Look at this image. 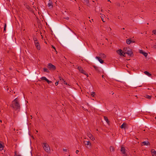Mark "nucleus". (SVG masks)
Returning a JSON list of instances; mask_svg holds the SVG:
<instances>
[{
    "mask_svg": "<svg viewBox=\"0 0 156 156\" xmlns=\"http://www.w3.org/2000/svg\"><path fill=\"white\" fill-rule=\"evenodd\" d=\"M99 56L100 57V58H105L106 57L105 55L103 53H100L99 54Z\"/></svg>",
    "mask_w": 156,
    "mask_h": 156,
    "instance_id": "13",
    "label": "nucleus"
},
{
    "mask_svg": "<svg viewBox=\"0 0 156 156\" xmlns=\"http://www.w3.org/2000/svg\"><path fill=\"white\" fill-rule=\"evenodd\" d=\"M100 15H101V17L102 21L103 22H105V21H104L103 18L105 17V16L102 13H100Z\"/></svg>",
    "mask_w": 156,
    "mask_h": 156,
    "instance_id": "16",
    "label": "nucleus"
},
{
    "mask_svg": "<svg viewBox=\"0 0 156 156\" xmlns=\"http://www.w3.org/2000/svg\"><path fill=\"white\" fill-rule=\"evenodd\" d=\"M43 71L44 72H46L47 73H49V70H48V69L47 68H44L43 69Z\"/></svg>",
    "mask_w": 156,
    "mask_h": 156,
    "instance_id": "23",
    "label": "nucleus"
},
{
    "mask_svg": "<svg viewBox=\"0 0 156 156\" xmlns=\"http://www.w3.org/2000/svg\"><path fill=\"white\" fill-rule=\"evenodd\" d=\"M11 107L16 110L20 109V105L18 101L17 98H15L12 102Z\"/></svg>",
    "mask_w": 156,
    "mask_h": 156,
    "instance_id": "1",
    "label": "nucleus"
},
{
    "mask_svg": "<svg viewBox=\"0 0 156 156\" xmlns=\"http://www.w3.org/2000/svg\"><path fill=\"white\" fill-rule=\"evenodd\" d=\"M0 61H1V60H0Z\"/></svg>",
    "mask_w": 156,
    "mask_h": 156,
    "instance_id": "56",
    "label": "nucleus"
},
{
    "mask_svg": "<svg viewBox=\"0 0 156 156\" xmlns=\"http://www.w3.org/2000/svg\"><path fill=\"white\" fill-rule=\"evenodd\" d=\"M43 147L45 151L49 153L50 151V149L48 144L46 143H43Z\"/></svg>",
    "mask_w": 156,
    "mask_h": 156,
    "instance_id": "3",
    "label": "nucleus"
},
{
    "mask_svg": "<svg viewBox=\"0 0 156 156\" xmlns=\"http://www.w3.org/2000/svg\"><path fill=\"white\" fill-rule=\"evenodd\" d=\"M94 68L95 69L97 70V71H98L99 70V68L98 67L94 66H93Z\"/></svg>",
    "mask_w": 156,
    "mask_h": 156,
    "instance_id": "27",
    "label": "nucleus"
},
{
    "mask_svg": "<svg viewBox=\"0 0 156 156\" xmlns=\"http://www.w3.org/2000/svg\"><path fill=\"white\" fill-rule=\"evenodd\" d=\"M90 138L91 140H95L94 137H90Z\"/></svg>",
    "mask_w": 156,
    "mask_h": 156,
    "instance_id": "34",
    "label": "nucleus"
},
{
    "mask_svg": "<svg viewBox=\"0 0 156 156\" xmlns=\"http://www.w3.org/2000/svg\"><path fill=\"white\" fill-rule=\"evenodd\" d=\"M51 48H53L55 50V51H56V49H55V47H54L53 45H52L51 46Z\"/></svg>",
    "mask_w": 156,
    "mask_h": 156,
    "instance_id": "35",
    "label": "nucleus"
},
{
    "mask_svg": "<svg viewBox=\"0 0 156 156\" xmlns=\"http://www.w3.org/2000/svg\"><path fill=\"white\" fill-rule=\"evenodd\" d=\"M63 82H64V84H66V85L67 84V83L66 82V81L65 80Z\"/></svg>",
    "mask_w": 156,
    "mask_h": 156,
    "instance_id": "38",
    "label": "nucleus"
},
{
    "mask_svg": "<svg viewBox=\"0 0 156 156\" xmlns=\"http://www.w3.org/2000/svg\"><path fill=\"white\" fill-rule=\"evenodd\" d=\"M108 2H109L110 1V0H108Z\"/></svg>",
    "mask_w": 156,
    "mask_h": 156,
    "instance_id": "48",
    "label": "nucleus"
},
{
    "mask_svg": "<svg viewBox=\"0 0 156 156\" xmlns=\"http://www.w3.org/2000/svg\"><path fill=\"white\" fill-rule=\"evenodd\" d=\"M152 33L156 35V30H153L152 31Z\"/></svg>",
    "mask_w": 156,
    "mask_h": 156,
    "instance_id": "31",
    "label": "nucleus"
},
{
    "mask_svg": "<svg viewBox=\"0 0 156 156\" xmlns=\"http://www.w3.org/2000/svg\"><path fill=\"white\" fill-rule=\"evenodd\" d=\"M145 97L147 98L150 99L151 97V96L148 95H146L145 96Z\"/></svg>",
    "mask_w": 156,
    "mask_h": 156,
    "instance_id": "25",
    "label": "nucleus"
},
{
    "mask_svg": "<svg viewBox=\"0 0 156 156\" xmlns=\"http://www.w3.org/2000/svg\"><path fill=\"white\" fill-rule=\"evenodd\" d=\"M64 18L66 20H68L69 19V17H64Z\"/></svg>",
    "mask_w": 156,
    "mask_h": 156,
    "instance_id": "33",
    "label": "nucleus"
},
{
    "mask_svg": "<svg viewBox=\"0 0 156 156\" xmlns=\"http://www.w3.org/2000/svg\"><path fill=\"white\" fill-rule=\"evenodd\" d=\"M104 117L105 120L106 121V122H107V123H108V124L109 123V121L108 120V118L105 116H104Z\"/></svg>",
    "mask_w": 156,
    "mask_h": 156,
    "instance_id": "20",
    "label": "nucleus"
},
{
    "mask_svg": "<svg viewBox=\"0 0 156 156\" xmlns=\"http://www.w3.org/2000/svg\"><path fill=\"white\" fill-rule=\"evenodd\" d=\"M46 82L48 83V84H50L51 83H52V81L49 80L48 79L47 80Z\"/></svg>",
    "mask_w": 156,
    "mask_h": 156,
    "instance_id": "30",
    "label": "nucleus"
},
{
    "mask_svg": "<svg viewBox=\"0 0 156 156\" xmlns=\"http://www.w3.org/2000/svg\"><path fill=\"white\" fill-rule=\"evenodd\" d=\"M63 151H65V152H66L67 151V149H65V148H63Z\"/></svg>",
    "mask_w": 156,
    "mask_h": 156,
    "instance_id": "37",
    "label": "nucleus"
},
{
    "mask_svg": "<svg viewBox=\"0 0 156 156\" xmlns=\"http://www.w3.org/2000/svg\"><path fill=\"white\" fill-rule=\"evenodd\" d=\"M91 95L93 97H94L95 95V93L94 92H92V94H91Z\"/></svg>",
    "mask_w": 156,
    "mask_h": 156,
    "instance_id": "32",
    "label": "nucleus"
},
{
    "mask_svg": "<svg viewBox=\"0 0 156 156\" xmlns=\"http://www.w3.org/2000/svg\"><path fill=\"white\" fill-rule=\"evenodd\" d=\"M126 43L128 44H129L132 42L131 39H127L126 40Z\"/></svg>",
    "mask_w": 156,
    "mask_h": 156,
    "instance_id": "19",
    "label": "nucleus"
},
{
    "mask_svg": "<svg viewBox=\"0 0 156 156\" xmlns=\"http://www.w3.org/2000/svg\"><path fill=\"white\" fill-rule=\"evenodd\" d=\"M110 150L111 152H113L115 150L114 147H113L111 146L110 147Z\"/></svg>",
    "mask_w": 156,
    "mask_h": 156,
    "instance_id": "22",
    "label": "nucleus"
},
{
    "mask_svg": "<svg viewBox=\"0 0 156 156\" xmlns=\"http://www.w3.org/2000/svg\"><path fill=\"white\" fill-rule=\"evenodd\" d=\"M144 73L145 74L149 76H151V74L149 73L147 71H145L144 72Z\"/></svg>",
    "mask_w": 156,
    "mask_h": 156,
    "instance_id": "21",
    "label": "nucleus"
},
{
    "mask_svg": "<svg viewBox=\"0 0 156 156\" xmlns=\"http://www.w3.org/2000/svg\"><path fill=\"white\" fill-rule=\"evenodd\" d=\"M58 84V82H56L55 83V86H57Z\"/></svg>",
    "mask_w": 156,
    "mask_h": 156,
    "instance_id": "36",
    "label": "nucleus"
},
{
    "mask_svg": "<svg viewBox=\"0 0 156 156\" xmlns=\"http://www.w3.org/2000/svg\"><path fill=\"white\" fill-rule=\"evenodd\" d=\"M0 61H1V60H0Z\"/></svg>",
    "mask_w": 156,
    "mask_h": 156,
    "instance_id": "57",
    "label": "nucleus"
},
{
    "mask_svg": "<svg viewBox=\"0 0 156 156\" xmlns=\"http://www.w3.org/2000/svg\"><path fill=\"white\" fill-rule=\"evenodd\" d=\"M35 45L38 50H40L41 49V47L40 44L38 41L37 40L36 41L34 40Z\"/></svg>",
    "mask_w": 156,
    "mask_h": 156,
    "instance_id": "5",
    "label": "nucleus"
},
{
    "mask_svg": "<svg viewBox=\"0 0 156 156\" xmlns=\"http://www.w3.org/2000/svg\"><path fill=\"white\" fill-rule=\"evenodd\" d=\"M0 61H1V60H0Z\"/></svg>",
    "mask_w": 156,
    "mask_h": 156,
    "instance_id": "58",
    "label": "nucleus"
},
{
    "mask_svg": "<svg viewBox=\"0 0 156 156\" xmlns=\"http://www.w3.org/2000/svg\"><path fill=\"white\" fill-rule=\"evenodd\" d=\"M77 69L79 70V71L81 73L84 74V75L87 76V77H88V75L86 73V72L80 66H78L77 68Z\"/></svg>",
    "mask_w": 156,
    "mask_h": 156,
    "instance_id": "4",
    "label": "nucleus"
},
{
    "mask_svg": "<svg viewBox=\"0 0 156 156\" xmlns=\"http://www.w3.org/2000/svg\"><path fill=\"white\" fill-rule=\"evenodd\" d=\"M112 94H114V93H112Z\"/></svg>",
    "mask_w": 156,
    "mask_h": 156,
    "instance_id": "53",
    "label": "nucleus"
},
{
    "mask_svg": "<svg viewBox=\"0 0 156 156\" xmlns=\"http://www.w3.org/2000/svg\"><path fill=\"white\" fill-rule=\"evenodd\" d=\"M4 146L3 145L2 142H0V150L1 151L3 150Z\"/></svg>",
    "mask_w": 156,
    "mask_h": 156,
    "instance_id": "18",
    "label": "nucleus"
},
{
    "mask_svg": "<svg viewBox=\"0 0 156 156\" xmlns=\"http://www.w3.org/2000/svg\"><path fill=\"white\" fill-rule=\"evenodd\" d=\"M140 53L142 54L146 57L147 55V53L144 52L142 50L140 51Z\"/></svg>",
    "mask_w": 156,
    "mask_h": 156,
    "instance_id": "14",
    "label": "nucleus"
},
{
    "mask_svg": "<svg viewBox=\"0 0 156 156\" xmlns=\"http://www.w3.org/2000/svg\"><path fill=\"white\" fill-rule=\"evenodd\" d=\"M151 152L152 156L156 155V151L154 149H152L151 150Z\"/></svg>",
    "mask_w": 156,
    "mask_h": 156,
    "instance_id": "11",
    "label": "nucleus"
},
{
    "mask_svg": "<svg viewBox=\"0 0 156 156\" xmlns=\"http://www.w3.org/2000/svg\"><path fill=\"white\" fill-rule=\"evenodd\" d=\"M102 78H104V76L103 75H102Z\"/></svg>",
    "mask_w": 156,
    "mask_h": 156,
    "instance_id": "42",
    "label": "nucleus"
},
{
    "mask_svg": "<svg viewBox=\"0 0 156 156\" xmlns=\"http://www.w3.org/2000/svg\"><path fill=\"white\" fill-rule=\"evenodd\" d=\"M37 156H41V155H37Z\"/></svg>",
    "mask_w": 156,
    "mask_h": 156,
    "instance_id": "47",
    "label": "nucleus"
},
{
    "mask_svg": "<svg viewBox=\"0 0 156 156\" xmlns=\"http://www.w3.org/2000/svg\"><path fill=\"white\" fill-rule=\"evenodd\" d=\"M122 29H123V30H124V29H125V28H123Z\"/></svg>",
    "mask_w": 156,
    "mask_h": 156,
    "instance_id": "49",
    "label": "nucleus"
},
{
    "mask_svg": "<svg viewBox=\"0 0 156 156\" xmlns=\"http://www.w3.org/2000/svg\"><path fill=\"white\" fill-rule=\"evenodd\" d=\"M91 20L93 21V19H92Z\"/></svg>",
    "mask_w": 156,
    "mask_h": 156,
    "instance_id": "51",
    "label": "nucleus"
},
{
    "mask_svg": "<svg viewBox=\"0 0 156 156\" xmlns=\"http://www.w3.org/2000/svg\"><path fill=\"white\" fill-rule=\"evenodd\" d=\"M41 79L42 80H44L46 81L47 80H48V79L45 77H44V76H43V77H41Z\"/></svg>",
    "mask_w": 156,
    "mask_h": 156,
    "instance_id": "24",
    "label": "nucleus"
},
{
    "mask_svg": "<svg viewBox=\"0 0 156 156\" xmlns=\"http://www.w3.org/2000/svg\"><path fill=\"white\" fill-rule=\"evenodd\" d=\"M6 23H5L4 24V30H3V32H5L6 30Z\"/></svg>",
    "mask_w": 156,
    "mask_h": 156,
    "instance_id": "26",
    "label": "nucleus"
},
{
    "mask_svg": "<svg viewBox=\"0 0 156 156\" xmlns=\"http://www.w3.org/2000/svg\"><path fill=\"white\" fill-rule=\"evenodd\" d=\"M36 40H37L36 38H34V40L36 41Z\"/></svg>",
    "mask_w": 156,
    "mask_h": 156,
    "instance_id": "44",
    "label": "nucleus"
},
{
    "mask_svg": "<svg viewBox=\"0 0 156 156\" xmlns=\"http://www.w3.org/2000/svg\"><path fill=\"white\" fill-rule=\"evenodd\" d=\"M79 152V151L78 150H77L76 151V154H78Z\"/></svg>",
    "mask_w": 156,
    "mask_h": 156,
    "instance_id": "39",
    "label": "nucleus"
},
{
    "mask_svg": "<svg viewBox=\"0 0 156 156\" xmlns=\"http://www.w3.org/2000/svg\"><path fill=\"white\" fill-rule=\"evenodd\" d=\"M14 130H15V128L14 129Z\"/></svg>",
    "mask_w": 156,
    "mask_h": 156,
    "instance_id": "54",
    "label": "nucleus"
},
{
    "mask_svg": "<svg viewBox=\"0 0 156 156\" xmlns=\"http://www.w3.org/2000/svg\"><path fill=\"white\" fill-rule=\"evenodd\" d=\"M101 12H103V9H101Z\"/></svg>",
    "mask_w": 156,
    "mask_h": 156,
    "instance_id": "43",
    "label": "nucleus"
},
{
    "mask_svg": "<svg viewBox=\"0 0 156 156\" xmlns=\"http://www.w3.org/2000/svg\"><path fill=\"white\" fill-rule=\"evenodd\" d=\"M134 41H132V42H133V43H134Z\"/></svg>",
    "mask_w": 156,
    "mask_h": 156,
    "instance_id": "50",
    "label": "nucleus"
},
{
    "mask_svg": "<svg viewBox=\"0 0 156 156\" xmlns=\"http://www.w3.org/2000/svg\"><path fill=\"white\" fill-rule=\"evenodd\" d=\"M124 54H127L129 56H132L133 54L132 50L129 48H126L124 49Z\"/></svg>",
    "mask_w": 156,
    "mask_h": 156,
    "instance_id": "2",
    "label": "nucleus"
},
{
    "mask_svg": "<svg viewBox=\"0 0 156 156\" xmlns=\"http://www.w3.org/2000/svg\"><path fill=\"white\" fill-rule=\"evenodd\" d=\"M96 58H97L98 61L100 62L101 63H103L104 62L103 61L101 58L97 56L96 57Z\"/></svg>",
    "mask_w": 156,
    "mask_h": 156,
    "instance_id": "12",
    "label": "nucleus"
},
{
    "mask_svg": "<svg viewBox=\"0 0 156 156\" xmlns=\"http://www.w3.org/2000/svg\"><path fill=\"white\" fill-rule=\"evenodd\" d=\"M73 32V33H74L75 35H76V33H75L74 32Z\"/></svg>",
    "mask_w": 156,
    "mask_h": 156,
    "instance_id": "46",
    "label": "nucleus"
},
{
    "mask_svg": "<svg viewBox=\"0 0 156 156\" xmlns=\"http://www.w3.org/2000/svg\"><path fill=\"white\" fill-rule=\"evenodd\" d=\"M117 53L118 54L121 56H123L124 57L125 56L124 54V52L122 51L121 49H119L117 51Z\"/></svg>",
    "mask_w": 156,
    "mask_h": 156,
    "instance_id": "7",
    "label": "nucleus"
},
{
    "mask_svg": "<svg viewBox=\"0 0 156 156\" xmlns=\"http://www.w3.org/2000/svg\"><path fill=\"white\" fill-rule=\"evenodd\" d=\"M36 132H38V131L37 130H36Z\"/></svg>",
    "mask_w": 156,
    "mask_h": 156,
    "instance_id": "55",
    "label": "nucleus"
},
{
    "mask_svg": "<svg viewBox=\"0 0 156 156\" xmlns=\"http://www.w3.org/2000/svg\"><path fill=\"white\" fill-rule=\"evenodd\" d=\"M84 143L85 145L91 146V144L89 141H84Z\"/></svg>",
    "mask_w": 156,
    "mask_h": 156,
    "instance_id": "15",
    "label": "nucleus"
},
{
    "mask_svg": "<svg viewBox=\"0 0 156 156\" xmlns=\"http://www.w3.org/2000/svg\"><path fill=\"white\" fill-rule=\"evenodd\" d=\"M90 21L91 23L92 20H90Z\"/></svg>",
    "mask_w": 156,
    "mask_h": 156,
    "instance_id": "45",
    "label": "nucleus"
},
{
    "mask_svg": "<svg viewBox=\"0 0 156 156\" xmlns=\"http://www.w3.org/2000/svg\"><path fill=\"white\" fill-rule=\"evenodd\" d=\"M48 67L50 70H55L56 69L55 66L51 63H49L48 65Z\"/></svg>",
    "mask_w": 156,
    "mask_h": 156,
    "instance_id": "6",
    "label": "nucleus"
},
{
    "mask_svg": "<svg viewBox=\"0 0 156 156\" xmlns=\"http://www.w3.org/2000/svg\"><path fill=\"white\" fill-rule=\"evenodd\" d=\"M154 48H156V44L154 46Z\"/></svg>",
    "mask_w": 156,
    "mask_h": 156,
    "instance_id": "41",
    "label": "nucleus"
},
{
    "mask_svg": "<svg viewBox=\"0 0 156 156\" xmlns=\"http://www.w3.org/2000/svg\"><path fill=\"white\" fill-rule=\"evenodd\" d=\"M121 151L123 154H125V148L123 147H122Z\"/></svg>",
    "mask_w": 156,
    "mask_h": 156,
    "instance_id": "17",
    "label": "nucleus"
},
{
    "mask_svg": "<svg viewBox=\"0 0 156 156\" xmlns=\"http://www.w3.org/2000/svg\"><path fill=\"white\" fill-rule=\"evenodd\" d=\"M48 7L50 8L53 7L52 2L51 1L49 0L48 3Z\"/></svg>",
    "mask_w": 156,
    "mask_h": 156,
    "instance_id": "10",
    "label": "nucleus"
},
{
    "mask_svg": "<svg viewBox=\"0 0 156 156\" xmlns=\"http://www.w3.org/2000/svg\"><path fill=\"white\" fill-rule=\"evenodd\" d=\"M15 156H21L20 154H17V155H16Z\"/></svg>",
    "mask_w": 156,
    "mask_h": 156,
    "instance_id": "40",
    "label": "nucleus"
},
{
    "mask_svg": "<svg viewBox=\"0 0 156 156\" xmlns=\"http://www.w3.org/2000/svg\"><path fill=\"white\" fill-rule=\"evenodd\" d=\"M83 3L86 4H88L89 3V1L88 0H84Z\"/></svg>",
    "mask_w": 156,
    "mask_h": 156,
    "instance_id": "29",
    "label": "nucleus"
},
{
    "mask_svg": "<svg viewBox=\"0 0 156 156\" xmlns=\"http://www.w3.org/2000/svg\"><path fill=\"white\" fill-rule=\"evenodd\" d=\"M59 79L60 80L61 82H64V80L60 76H59Z\"/></svg>",
    "mask_w": 156,
    "mask_h": 156,
    "instance_id": "28",
    "label": "nucleus"
},
{
    "mask_svg": "<svg viewBox=\"0 0 156 156\" xmlns=\"http://www.w3.org/2000/svg\"><path fill=\"white\" fill-rule=\"evenodd\" d=\"M120 128L121 129H126L127 128V124L125 122L123 123L120 126Z\"/></svg>",
    "mask_w": 156,
    "mask_h": 156,
    "instance_id": "8",
    "label": "nucleus"
},
{
    "mask_svg": "<svg viewBox=\"0 0 156 156\" xmlns=\"http://www.w3.org/2000/svg\"><path fill=\"white\" fill-rule=\"evenodd\" d=\"M142 145L148 146L150 145V144L149 141H146L143 142L142 143Z\"/></svg>",
    "mask_w": 156,
    "mask_h": 156,
    "instance_id": "9",
    "label": "nucleus"
},
{
    "mask_svg": "<svg viewBox=\"0 0 156 156\" xmlns=\"http://www.w3.org/2000/svg\"><path fill=\"white\" fill-rule=\"evenodd\" d=\"M112 94H114V93H112Z\"/></svg>",
    "mask_w": 156,
    "mask_h": 156,
    "instance_id": "52",
    "label": "nucleus"
}]
</instances>
